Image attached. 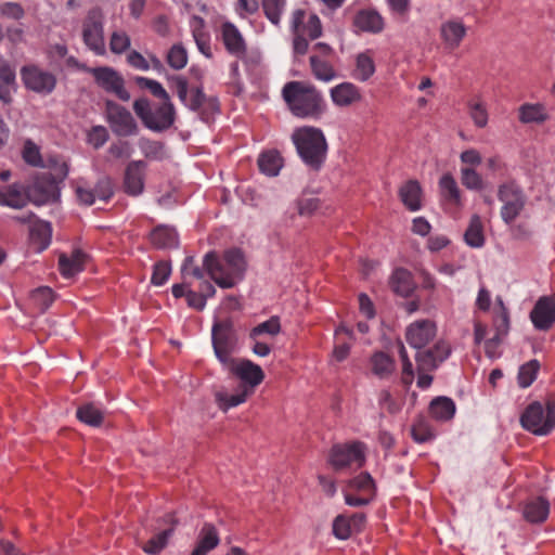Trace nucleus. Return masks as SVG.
<instances>
[{
	"label": "nucleus",
	"mask_w": 555,
	"mask_h": 555,
	"mask_svg": "<svg viewBox=\"0 0 555 555\" xmlns=\"http://www.w3.org/2000/svg\"><path fill=\"white\" fill-rule=\"evenodd\" d=\"M203 266L206 275L219 287L231 288L244 279L247 263L241 249L231 248L221 256L216 251L205 254Z\"/></svg>",
	"instance_id": "1"
},
{
	"label": "nucleus",
	"mask_w": 555,
	"mask_h": 555,
	"mask_svg": "<svg viewBox=\"0 0 555 555\" xmlns=\"http://www.w3.org/2000/svg\"><path fill=\"white\" fill-rule=\"evenodd\" d=\"M282 95L291 112L300 118L318 117L325 109L321 92L314 86L302 81L285 83Z\"/></svg>",
	"instance_id": "2"
},
{
	"label": "nucleus",
	"mask_w": 555,
	"mask_h": 555,
	"mask_svg": "<svg viewBox=\"0 0 555 555\" xmlns=\"http://www.w3.org/2000/svg\"><path fill=\"white\" fill-rule=\"evenodd\" d=\"M292 142L306 166L315 171L321 169L326 159L328 146L320 128L298 127L292 133Z\"/></svg>",
	"instance_id": "3"
},
{
	"label": "nucleus",
	"mask_w": 555,
	"mask_h": 555,
	"mask_svg": "<svg viewBox=\"0 0 555 555\" xmlns=\"http://www.w3.org/2000/svg\"><path fill=\"white\" fill-rule=\"evenodd\" d=\"M289 29L295 55H305L309 49V40H315L323 34L320 17L304 9H296L291 13Z\"/></svg>",
	"instance_id": "4"
},
{
	"label": "nucleus",
	"mask_w": 555,
	"mask_h": 555,
	"mask_svg": "<svg viewBox=\"0 0 555 555\" xmlns=\"http://www.w3.org/2000/svg\"><path fill=\"white\" fill-rule=\"evenodd\" d=\"M133 111L142 124L155 132L169 129L176 121V108L170 98L158 103L146 98L137 99L133 102Z\"/></svg>",
	"instance_id": "5"
},
{
	"label": "nucleus",
	"mask_w": 555,
	"mask_h": 555,
	"mask_svg": "<svg viewBox=\"0 0 555 555\" xmlns=\"http://www.w3.org/2000/svg\"><path fill=\"white\" fill-rule=\"evenodd\" d=\"M176 92L179 100L191 111L197 112L205 122H210L220 112V104L216 96H207L202 88L189 90L188 81L182 76L175 79Z\"/></svg>",
	"instance_id": "6"
},
{
	"label": "nucleus",
	"mask_w": 555,
	"mask_h": 555,
	"mask_svg": "<svg viewBox=\"0 0 555 555\" xmlns=\"http://www.w3.org/2000/svg\"><path fill=\"white\" fill-rule=\"evenodd\" d=\"M520 424L533 435H548L555 428V401L548 400L545 405L538 401L530 403L520 415Z\"/></svg>",
	"instance_id": "7"
},
{
	"label": "nucleus",
	"mask_w": 555,
	"mask_h": 555,
	"mask_svg": "<svg viewBox=\"0 0 555 555\" xmlns=\"http://www.w3.org/2000/svg\"><path fill=\"white\" fill-rule=\"evenodd\" d=\"M105 15L101 7L90 8L81 22V39L85 46L98 56L106 54L104 36Z\"/></svg>",
	"instance_id": "8"
},
{
	"label": "nucleus",
	"mask_w": 555,
	"mask_h": 555,
	"mask_svg": "<svg viewBox=\"0 0 555 555\" xmlns=\"http://www.w3.org/2000/svg\"><path fill=\"white\" fill-rule=\"evenodd\" d=\"M366 459V446L361 441L338 443L332 447L328 463L336 472L361 468Z\"/></svg>",
	"instance_id": "9"
},
{
	"label": "nucleus",
	"mask_w": 555,
	"mask_h": 555,
	"mask_svg": "<svg viewBox=\"0 0 555 555\" xmlns=\"http://www.w3.org/2000/svg\"><path fill=\"white\" fill-rule=\"evenodd\" d=\"M498 199L502 203L501 219L505 224H512L521 216L527 204L524 190L515 182L501 184L498 189Z\"/></svg>",
	"instance_id": "10"
},
{
	"label": "nucleus",
	"mask_w": 555,
	"mask_h": 555,
	"mask_svg": "<svg viewBox=\"0 0 555 555\" xmlns=\"http://www.w3.org/2000/svg\"><path fill=\"white\" fill-rule=\"evenodd\" d=\"M80 68L89 72L94 78L95 83L108 93L116 95L121 101H129L130 93L125 88V79L119 72L109 66H100Z\"/></svg>",
	"instance_id": "11"
},
{
	"label": "nucleus",
	"mask_w": 555,
	"mask_h": 555,
	"mask_svg": "<svg viewBox=\"0 0 555 555\" xmlns=\"http://www.w3.org/2000/svg\"><path fill=\"white\" fill-rule=\"evenodd\" d=\"M28 198L36 205L54 202L59 197V186L51 173L37 176L27 189Z\"/></svg>",
	"instance_id": "12"
},
{
	"label": "nucleus",
	"mask_w": 555,
	"mask_h": 555,
	"mask_svg": "<svg viewBox=\"0 0 555 555\" xmlns=\"http://www.w3.org/2000/svg\"><path fill=\"white\" fill-rule=\"evenodd\" d=\"M107 119L114 133L120 137L135 134L137 122L131 113L125 107L108 101L106 103Z\"/></svg>",
	"instance_id": "13"
},
{
	"label": "nucleus",
	"mask_w": 555,
	"mask_h": 555,
	"mask_svg": "<svg viewBox=\"0 0 555 555\" xmlns=\"http://www.w3.org/2000/svg\"><path fill=\"white\" fill-rule=\"evenodd\" d=\"M212 346L217 358L227 363L235 346L232 326L229 322H216L212 326Z\"/></svg>",
	"instance_id": "14"
},
{
	"label": "nucleus",
	"mask_w": 555,
	"mask_h": 555,
	"mask_svg": "<svg viewBox=\"0 0 555 555\" xmlns=\"http://www.w3.org/2000/svg\"><path fill=\"white\" fill-rule=\"evenodd\" d=\"M21 75L26 88L37 93L49 94L56 85V79L51 73L44 72L37 66L23 67Z\"/></svg>",
	"instance_id": "15"
},
{
	"label": "nucleus",
	"mask_w": 555,
	"mask_h": 555,
	"mask_svg": "<svg viewBox=\"0 0 555 555\" xmlns=\"http://www.w3.org/2000/svg\"><path fill=\"white\" fill-rule=\"evenodd\" d=\"M437 334L436 323L431 320H417L411 323L405 330V339L408 344L421 349L427 346Z\"/></svg>",
	"instance_id": "16"
},
{
	"label": "nucleus",
	"mask_w": 555,
	"mask_h": 555,
	"mask_svg": "<svg viewBox=\"0 0 555 555\" xmlns=\"http://www.w3.org/2000/svg\"><path fill=\"white\" fill-rule=\"evenodd\" d=\"M451 347L444 340L437 341L433 348L417 352L416 363L420 371H434L449 358Z\"/></svg>",
	"instance_id": "17"
},
{
	"label": "nucleus",
	"mask_w": 555,
	"mask_h": 555,
	"mask_svg": "<svg viewBox=\"0 0 555 555\" xmlns=\"http://www.w3.org/2000/svg\"><path fill=\"white\" fill-rule=\"evenodd\" d=\"M530 319L540 331L551 328L555 323V299L548 296L539 298L530 312Z\"/></svg>",
	"instance_id": "18"
},
{
	"label": "nucleus",
	"mask_w": 555,
	"mask_h": 555,
	"mask_svg": "<svg viewBox=\"0 0 555 555\" xmlns=\"http://www.w3.org/2000/svg\"><path fill=\"white\" fill-rule=\"evenodd\" d=\"M146 164L143 160L130 162L125 170L124 190L131 196L140 195L144 190Z\"/></svg>",
	"instance_id": "19"
},
{
	"label": "nucleus",
	"mask_w": 555,
	"mask_h": 555,
	"mask_svg": "<svg viewBox=\"0 0 555 555\" xmlns=\"http://www.w3.org/2000/svg\"><path fill=\"white\" fill-rule=\"evenodd\" d=\"M365 520L366 517L363 513H356L351 516L338 515L333 521V533L339 540H347L364 528Z\"/></svg>",
	"instance_id": "20"
},
{
	"label": "nucleus",
	"mask_w": 555,
	"mask_h": 555,
	"mask_svg": "<svg viewBox=\"0 0 555 555\" xmlns=\"http://www.w3.org/2000/svg\"><path fill=\"white\" fill-rule=\"evenodd\" d=\"M439 31L444 47L454 50L465 38L467 28L461 18H451L440 25Z\"/></svg>",
	"instance_id": "21"
},
{
	"label": "nucleus",
	"mask_w": 555,
	"mask_h": 555,
	"mask_svg": "<svg viewBox=\"0 0 555 555\" xmlns=\"http://www.w3.org/2000/svg\"><path fill=\"white\" fill-rule=\"evenodd\" d=\"M331 100L337 107H349L362 100L359 87L352 82H341L330 90Z\"/></svg>",
	"instance_id": "22"
},
{
	"label": "nucleus",
	"mask_w": 555,
	"mask_h": 555,
	"mask_svg": "<svg viewBox=\"0 0 555 555\" xmlns=\"http://www.w3.org/2000/svg\"><path fill=\"white\" fill-rule=\"evenodd\" d=\"M353 26L363 33L379 34L385 28V20L374 9H362L354 15Z\"/></svg>",
	"instance_id": "23"
},
{
	"label": "nucleus",
	"mask_w": 555,
	"mask_h": 555,
	"mask_svg": "<svg viewBox=\"0 0 555 555\" xmlns=\"http://www.w3.org/2000/svg\"><path fill=\"white\" fill-rule=\"evenodd\" d=\"M222 41L227 51L235 56H243L246 53V43L238 28L231 22L221 26Z\"/></svg>",
	"instance_id": "24"
},
{
	"label": "nucleus",
	"mask_w": 555,
	"mask_h": 555,
	"mask_svg": "<svg viewBox=\"0 0 555 555\" xmlns=\"http://www.w3.org/2000/svg\"><path fill=\"white\" fill-rule=\"evenodd\" d=\"M189 25L198 51L207 59H210L212 56L210 34L206 29L205 20L198 15H193L190 18Z\"/></svg>",
	"instance_id": "25"
},
{
	"label": "nucleus",
	"mask_w": 555,
	"mask_h": 555,
	"mask_svg": "<svg viewBox=\"0 0 555 555\" xmlns=\"http://www.w3.org/2000/svg\"><path fill=\"white\" fill-rule=\"evenodd\" d=\"M233 373L245 384L251 388V393L256 386L261 384L264 378L262 369L249 360H242L233 367Z\"/></svg>",
	"instance_id": "26"
},
{
	"label": "nucleus",
	"mask_w": 555,
	"mask_h": 555,
	"mask_svg": "<svg viewBox=\"0 0 555 555\" xmlns=\"http://www.w3.org/2000/svg\"><path fill=\"white\" fill-rule=\"evenodd\" d=\"M87 255L75 249L69 255L61 254L59 257V271L63 278L69 279L85 269Z\"/></svg>",
	"instance_id": "27"
},
{
	"label": "nucleus",
	"mask_w": 555,
	"mask_h": 555,
	"mask_svg": "<svg viewBox=\"0 0 555 555\" xmlns=\"http://www.w3.org/2000/svg\"><path fill=\"white\" fill-rule=\"evenodd\" d=\"M29 202L28 193L20 183H13L0 189V206L21 209Z\"/></svg>",
	"instance_id": "28"
},
{
	"label": "nucleus",
	"mask_w": 555,
	"mask_h": 555,
	"mask_svg": "<svg viewBox=\"0 0 555 555\" xmlns=\"http://www.w3.org/2000/svg\"><path fill=\"white\" fill-rule=\"evenodd\" d=\"M77 198L85 205H92L96 198L107 201L113 195L111 182L107 179L101 180L94 190L78 185L76 189Z\"/></svg>",
	"instance_id": "29"
},
{
	"label": "nucleus",
	"mask_w": 555,
	"mask_h": 555,
	"mask_svg": "<svg viewBox=\"0 0 555 555\" xmlns=\"http://www.w3.org/2000/svg\"><path fill=\"white\" fill-rule=\"evenodd\" d=\"M399 197L406 209L417 211L422 208L423 190L417 180H409L399 189Z\"/></svg>",
	"instance_id": "30"
},
{
	"label": "nucleus",
	"mask_w": 555,
	"mask_h": 555,
	"mask_svg": "<svg viewBox=\"0 0 555 555\" xmlns=\"http://www.w3.org/2000/svg\"><path fill=\"white\" fill-rule=\"evenodd\" d=\"M251 395V388L247 387L245 384H241L234 393H228L227 391L216 392V401L218 406L225 412L231 408L244 403Z\"/></svg>",
	"instance_id": "31"
},
{
	"label": "nucleus",
	"mask_w": 555,
	"mask_h": 555,
	"mask_svg": "<svg viewBox=\"0 0 555 555\" xmlns=\"http://www.w3.org/2000/svg\"><path fill=\"white\" fill-rule=\"evenodd\" d=\"M220 542L216 528L205 524L199 531L198 541L191 555H206L218 546Z\"/></svg>",
	"instance_id": "32"
},
{
	"label": "nucleus",
	"mask_w": 555,
	"mask_h": 555,
	"mask_svg": "<svg viewBox=\"0 0 555 555\" xmlns=\"http://www.w3.org/2000/svg\"><path fill=\"white\" fill-rule=\"evenodd\" d=\"M150 241L156 248H175L179 244V236L173 228L158 225L151 232Z\"/></svg>",
	"instance_id": "33"
},
{
	"label": "nucleus",
	"mask_w": 555,
	"mask_h": 555,
	"mask_svg": "<svg viewBox=\"0 0 555 555\" xmlns=\"http://www.w3.org/2000/svg\"><path fill=\"white\" fill-rule=\"evenodd\" d=\"M391 289L403 297H408L415 288L413 276L403 268L396 269L390 278Z\"/></svg>",
	"instance_id": "34"
},
{
	"label": "nucleus",
	"mask_w": 555,
	"mask_h": 555,
	"mask_svg": "<svg viewBox=\"0 0 555 555\" xmlns=\"http://www.w3.org/2000/svg\"><path fill=\"white\" fill-rule=\"evenodd\" d=\"M345 490L363 494L371 501L374 500L376 494L375 482L369 473H361L360 475L350 479Z\"/></svg>",
	"instance_id": "35"
},
{
	"label": "nucleus",
	"mask_w": 555,
	"mask_h": 555,
	"mask_svg": "<svg viewBox=\"0 0 555 555\" xmlns=\"http://www.w3.org/2000/svg\"><path fill=\"white\" fill-rule=\"evenodd\" d=\"M467 114L477 128H485L489 122V112L486 102L479 98L474 96L466 103Z\"/></svg>",
	"instance_id": "36"
},
{
	"label": "nucleus",
	"mask_w": 555,
	"mask_h": 555,
	"mask_svg": "<svg viewBox=\"0 0 555 555\" xmlns=\"http://www.w3.org/2000/svg\"><path fill=\"white\" fill-rule=\"evenodd\" d=\"M465 243L472 248H481L486 243L483 223L479 215H473L464 233Z\"/></svg>",
	"instance_id": "37"
},
{
	"label": "nucleus",
	"mask_w": 555,
	"mask_h": 555,
	"mask_svg": "<svg viewBox=\"0 0 555 555\" xmlns=\"http://www.w3.org/2000/svg\"><path fill=\"white\" fill-rule=\"evenodd\" d=\"M371 370L378 378H388L396 370L395 360L383 351L375 352L370 360Z\"/></svg>",
	"instance_id": "38"
},
{
	"label": "nucleus",
	"mask_w": 555,
	"mask_h": 555,
	"mask_svg": "<svg viewBox=\"0 0 555 555\" xmlns=\"http://www.w3.org/2000/svg\"><path fill=\"white\" fill-rule=\"evenodd\" d=\"M550 513V504L543 498L528 501L524 507V516L530 522H543Z\"/></svg>",
	"instance_id": "39"
},
{
	"label": "nucleus",
	"mask_w": 555,
	"mask_h": 555,
	"mask_svg": "<svg viewBox=\"0 0 555 555\" xmlns=\"http://www.w3.org/2000/svg\"><path fill=\"white\" fill-rule=\"evenodd\" d=\"M429 412L437 421H450L455 414V403L448 397H438L430 402Z\"/></svg>",
	"instance_id": "40"
},
{
	"label": "nucleus",
	"mask_w": 555,
	"mask_h": 555,
	"mask_svg": "<svg viewBox=\"0 0 555 555\" xmlns=\"http://www.w3.org/2000/svg\"><path fill=\"white\" fill-rule=\"evenodd\" d=\"M375 73V63L373 52L366 50L361 52L356 57V68L353 76L360 81L369 80Z\"/></svg>",
	"instance_id": "41"
},
{
	"label": "nucleus",
	"mask_w": 555,
	"mask_h": 555,
	"mask_svg": "<svg viewBox=\"0 0 555 555\" xmlns=\"http://www.w3.org/2000/svg\"><path fill=\"white\" fill-rule=\"evenodd\" d=\"M258 167L262 173L275 177L283 167V158L278 151L263 152L258 158Z\"/></svg>",
	"instance_id": "42"
},
{
	"label": "nucleus",
	"mask_w": 555,
	"mask_h": 555,
	"mask_svg": "<svg viewBox=\"0 0 555 555\" xmlns=\"http://www.w3.org/2000/svg\"><path fill=\"white\" fill-rule=\"evenodd\" d=\"M77 418L86 425L99 427L104 420V411L94 403H86L76 411Z\"/></svg>",
	"instance_id": "43"
},
{
	"label": "nucleus",
	"mask_w": 555,
	"mask_h": 555,
	"mask_svg": "<svg viewBox=\"0 0 555 555\" xmlns=\"http://www.w3.org/2000/svg\"><path fill=\"white\" fill-rule=\"evenodd\" d=\"M440 194L448 203L461 206V191L455 179L450 175H443L439 180Z\"/></svg>",
	"instance_id": "44"
},
{
	"label": "nucleus",
	"mask_w": 555,
	"mask_h": 555,
	"mask_svg": "<svg viewBox=\"0 0 555 555\" xmlns=\"http://www.w3.org/2000/svg\"><path fill=\"white\" fill-rule=\"evenodd\" d=\"M310 67L313 76L321 81L328 82L335 79L336 70L333 65L319 55L310 56Z\"/></svg>",
	"instance_id": "45"
},
{
	"label": "nucleus",
	"mask_w": 555,
	"mask_h": 555,
	"mask_svg": "<svg viewBox=\"0 0 555 555\" xmlns=\"http://www.w3.org/2000/svg\"><path fill=\"white\" fill-rule=\"evenodd\" d=\"M15 85V72L9 65H0V100L10 103L12 91Z\"/></svg>",
	"instance_id": "46"
},
{
	"label": "nucleus",
	"mask_w": 555,
	"mask_h": 555,
	"mask_svg": "<svg viewBox=\"0 0 555 555\" xmlns=\"http://www.w3.org/2000/svg\"><path fill=\"white\" fill-rule=\"evenodd\" d=\"M547 119L545 107L542 104H524L519 107V120L522 124L543 122Z\"/></svg>",
	"instance_id": "47"
},
{
	"label": "nucleus",
	"mask_w": 555,
	"mask_h": 555,
	"mask_svg": "<svg viewBox=\"0 0 555 555\" xmlns=\"http://www.w3.org/2000/svg\"><path fill=\"white\" fill-rule=\"evenodd\" d=\"M172 532L173 529L170 528L155 534L142 545L143 552L150 555H156L160 553L167 546Z\"/></svg>",
	"instance_id": "48"
},
{
	"label": "nucleus",
	"mask_w": 555,
	"mask_h": 555,
	"mask_svg": "<svg viewBox=\"0 0 555 555\" xmlns=\"http://www.w3.org/2000/svg\"><path fill=\"white\" fill-rule=\"evenodd\" d=\"M261 4L266 17L273 25L279 26L285 10L286 0H262Z\"/></svg>",
	"instance_id": "49"
},
{
	"label": "nucleus",
	"mask_w": 555,
	"mask_h": 555,
	"mask_svg": "<svg viewBox=\"0 0 555 555\" xmlns=\"http://www.w3.org/2000/svg\"><path fill=\"white\" fill-rule=\"evenodd\" d=\"M281 332V323L278 317H271L269 320L259 323L249 332V338L256 339L261 335L276 336Z\"/></svg>",
	"instance_id": "50"
},
{
	"label": "nucleus",
	"mask_w": 555,
	"mask_h": 555,
	"mask_svg": "<svg viewBox=\"0 0 555 555\" xmlns=\"http://www.w3.org/2000/svg\"><path fill=\"white\" fill-rule=\"evenodd\" d=\"M131 46L130 36L124 29H115L109 36V50L114 54H122Z\"/></svg>",
	"instance_id": "51"
},
{
	"label": "nucleus",
	"mask_w": 555,
	"mask_h": 555,
	"mask_svg": "<svg viewBox=\"0 0 555 555\" xmlns=\"http://www.w3.org/2000/svg\"><path fill=\"white\" fill-rule=\"evenodd\" d=\"M166 61L172 69L184 68L188 64L186 49L181 43L173 44L167 53Z\"/></svg>",
	"instance_id": "52"
},
{
	"label": "nucleus",
	"mask_w": 555,
	"mask_h": 555,
	"mask_svg": "<svg viewBox=\"0 0 555 555\" xmlns=\"http://www.w3.org/2000/svg\"><path fill=\"white\" fill-rule=\"evenodd\" d=\"M540 369L537 360H531L519 367L518 371V384L521 388L529 387L537 378L538 371Z\"/></svg>",
	"instance_id": "53"
},
{
	"label": "nucleus",
	"mask_w": 555,
	"mask_h": 555,
	"mask_svg": "<svg viewBox=\"0 0 555 555\" xmlns=\"http://www.w3.org/2000/svg\"><path fill=\"white\" fill-rule=\"evenodd\" d=\"M412 438L418 443H424L431 440L435 434L425 418H418L414 422L411 428Z\"/></svg>",
	"instance_id": "54"
},
{
	"label": "nucleus",
	"mask_w": 555,
	"mask_h": 555,
	"mask_svg": "<svg viewBox=\"0 0 555 555\" xmlns=\"http://www.w3.org/2000/svg\"><path fill=\"white\" fill-rule=\"evenodd\" d=\"M461 182L468 190L480 191L483 189L482 177L472 167L461 168Z\"/></svg>",
	"instance_id": "55"
},
{
	"label": "nucleus",
	"mask_w": 555,
	"mask_h": 555,
	"mask_svg": "<svg viewBox=\"0 0 555 555\" xmlns=\"http://www.w3.org/2000/svg\"><path fill=\"white\" fill-rule=\"evenodd\" d=\"M135 83L140 88L149 90L158 100H167L170 98L163 85L157 80L139 76L135 78Z\"/></svg>",
	"instance_id": "56"
},
{
	"label": "nucleus",
	"mask_w": 555,
	"mask_h": 555,
	"mask_svg": "<svg viewBox=\"0 0 555 555\" xmlns=\"http://www.w3.org/2000/svg\"><path fill=\"white\" fill-rule=\"evenodd\" d=\"M22 156L25 163L34 167L43 166L42 157L39 146L31 140H26L22 151Z\"/></svg>",
	"instance_id": "57"
},
{
	"label": "nucleus",
	"mask_w": 555,
	"mask_h": 555,
	"mask_svg": "<svg viewBox=\"0 0 555 555\" xmlns=\"http://www.w3.org/2000/svg\"><path fill=\"white\" fill-rule=\"evenodd\" d=\"M171 273V266L168 261H158L154 264L151 282L155 286L164 285Z\"/></svg>",
	"instance_id": "58"
},
{
	"label": "nucleus",
	"mask_w": 555,
	"mask_h": 555,
	"mask_svg": "<svg viewBox=\"0 0 555 555\" xmlns=\"http://www.w3.org/2000/svg\"><path fill=\"white\" fill-rule=\"evenodd\" d=\"M31 299L40 310L44 311L53 302L54 294L50 287H39L33 292Z\"/></svg>",
	"instance_id": "59"
},
{
	"label": "nucleus",
	"mask_w": 555,
	"mask_h": 555,
	"mask_svg": "<svg viewBox=\"0 0 555 555\" xmlns=\"http://www.w3.org/2000/svg\"><path fill=\"white\" fill-rule=\"evenodd\" d=\"M378 404L390 414H397L402 409V403L397 401L388 390H382L378 396Z\"/></svg>",
	"instance_id": "60"
},
{
	"label": "nucleus",
	"mask_w": 555,
	"mask_h": 555,
	"mask_svg": "<svg viewBox=\"0 0 555 555\" xmlns=\"http://www.w3.org/2000/svg\"><path fill=\"white\" fill-rule=\"evenodd\" d=\"M108 140V131L103 126H95L88 132V143L94 149L103 146Z\"/></svg>",
	"instance_id": "61"
},
{
	"label": "nucleus",
	"mask_w": 555,
	"mask_h": 555,
	"mask_svg": "<svg viewBox=\"0 0 555 555\" xmlns=\"http://www.w3.org/2000/svg\"><path fill=\"white\" fill-rule=\"evenodd\" d=\"M145 157L151 159H160L164 156V145L156 141H145L141 145Z\"/></svg>",
	"instance_id": "62"
},
{
	"label": "nucleus",
	"mask_w": 555,
	"mask_h": 555,
	"mask_svg": "<svg viewBox=\"0 0 555 555\" xmlns=\"http://www.w3.org/2000/svg\"><path fill=\"white\" fill-rule=\"evenodd\" d=\"M0 14L8 18L21 20L24 16V10L16 2H4L0 4Z\"/></svg>",
	"instance_id": "63"
},
{
	"label": "nucleus",
	"mask_w": 555,
	"mask_h": 555,
	"mask_svg": "<svg viewBox=\"0 0 555 555\" xmlns=\"http://www.w3.org/2000/svg\"><path fill=\"white\" fill-rule=\"evenodd\" d=\"M128 64L139 70L146 72L151 68L149 61L138 51L132 50L127 55Z\"/></svg>",
	"instance_id": "64"
}]
</instances>
